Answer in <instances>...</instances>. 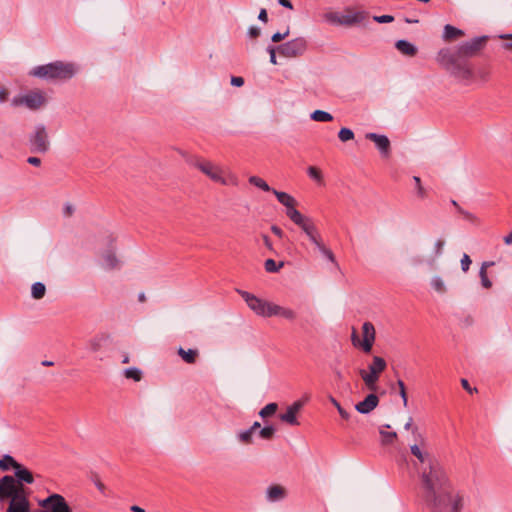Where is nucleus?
I'll list each match as a JSON object with an SVG mask.
<instances>
[{
    "instance_id": "nucleus-18",
    "label": "nucleus",
    "mask_w": 512,
    "mask_h": 512,
    "mask_svg": "<svg viewBox=\"0 0 512 512\" xmlns=\"http://www.w3.org/2000/svg\"><path fill=\"white\" fill-rule=\"evenodd\" d=\"M359 375L361 379L363 380L365 387L371 391V392H377L378 390V382L380 379V375L377 371H374L370 368L366 369H360Z\"/></svg>"
},
{
    "instance_id": "nucleus-27",
    "label": "nucleus",
    "mask_w": 512,
    "mask_h": 512,
    "mask_svg": "<svg viewBox=\"0 0 512 512\" xmlns=\"http://www.w3.org/2000/svg\"><path fill=\"white\" fill-rule=\"evenodd\" d=\"M285 494V489L280 485H272L267 489V499L271 502L283 499Z\"/></svg>"
},
{
    "instance_id": "nucleus-35",
    "label": "nucleus",
    "mask_w": 512,
    "mask_h": 512,
    "mask_svg": "<svg viewBox=\"0 0 512 512\" xmlns=\"http://www.w3.org/2000/svg\"><path fill=\"white\" fill-rule=\"evenodd\" d=\"M249 183L255 187H258L259 189L266 191V192H272V188L267 184L265 180L258 176H250L248 179Z\"/></svg>"
},
{
    "instance_id": "nucleus-8",
    "label": "nucleus",
    "mask_w": 512,
    "mask_h": 512,
    "mask_svg": "<svg viewBox=\"0 0 512 512\" xmlns=\"http://www.w3.org/2000/svg\"><path fill=\"white\" fill-rule=\"evenodd\" d=\"M443 503L428 504L426 507L433 512H442L445 508L450 506L451 512H461L463 508V496L460 493H453L452 486L446 490Z\"/></svg>"
},
{
    "instance_id": "nucleus-29",
    "label": "nucleus",
    "mask_w": 512,
    "mask_h": 512,
    "mask_svg": "<svg viewBox=\"0 0 512 512\" xmlns=\"http://www.w3.org/2000/svg\"><path fill=\"white\" fill-rule=\"evenodd\" d=\"M198 354V350L196 349L185 350L182 347L178 349V355L188 364H194L197 360Z\"/></svg>"
},
{
    "instance_id": "nucleus-40",
    "label": "nucleus",
    "mask_w": 512,
    "mask_h": 512,
    "mask_svg": "<svg viewBox=\"0 0 512 512\" xmlns=\"http://www.w3.org/2000/svg\"><path fill=\"white\" fill-rule=\"evenodd\" d=\"M124 376L127 379H133L134 381L138 382L142 378V372L136 367H131L124 370Z\"/></svg>"
},
{
    "instance_id": "nucleus-3",
    "label": "nucleus",
    "mask_w": 512,
    "mask_h": 512,
    "mask_svg": "<svg viewBox=\"0 0 512 512\" xmlns=\"http://www.w3.org/2000/svg\"><path fill=\"white\" fill-rule=\"evenodd\" d=\"M193 166L213 182L225 186H238L239 184V179L234 173L225 171L222 167L209 160L197 158L193 161Z\"/></svg>"
},
{
    "instance_id": "nucleus-57",
    "label": "nucleus",
    "mask_w": 512,
    "mask_h": 512,
    "mask_svg": "<svg viewBox=\"0 0 512 512\" xmlns=\"http://www.w3.org/2000/svg\"><path fill=\"white\" fill-rule=\"evenodd\" d=\"M445 245V241L443 239H438L435 243V255L439 256L442 254L443 248Z\"/></svg>"
},
{
    "instance_id": "nucleus-1",
    "label": "nucleus",
    "mask_w": 512,
    "mask_h": 512,
    "mask_svg": "<svg viewBox=\"0 0 512 512\" xmlns=\"http://www.w3.org/2000/svg\"><path fill=\"white\" fill-rule=\"evenodd\" d=\"M420 479L419 497L424 505L443 503L446 490L451 487L447 469L438 459L424 468H418Z\"/></svg>"
},
{
    "instance_id": "nucleus-51",
    "label": "nucleus",
    "mask_w": 512,
    "mask_h": 512,
    "mask_svg": "<svg viewBox=\"0 0 512 512\" xmlns=\"http://www.w3.org/2000/svg\"><path fill=\"white\" fill-rule=\"evenodd\" d=\"M330 401L336 407V409L338 410L340 416L343 419L348 420L350 415H349V413L345 409L342 408L340 403L335 398H333V397L330 398Z\"/></svg>"
},
{
    "instance_id": "nucleus-13",
    "label": "nucleus",
    "mask_w": 512,
    "mask_h": 512,
    "mask_svg": "<svg viewBox=\"0 0 512 512\" xmlns=\"http://www.w3.org/2000/svg\"><path fill=\"white\" fill-rule=\"evenodd\" d=\"M46 102L45 95L40 90H35L27 93L26 95L15 97L12 100V105L20 106L25 105L31 110H37L42 107Z\"/></svg>"
},
{
    "instance_id": "nucleus-55",
    "label": "nucleus",
    "mask_w": 512,
    "mask_h": 512,
    "mask_svg": "<svg viewBox=\"0 0 512 512\" xmlns=\"http://www.w3.org/2000/svg\"><path fill=\"white\" fill-rule=\"evenodd\" d=\"M471 259L468 254H464L461 259V268L464 272H467L471 265Z\"/></svg>"
},
{
    "instance_id": "nucleus-4",
    "label": "nucleus",
    "mask_w": 512,
    "mask_h": 512,
    "mask_svg": "<svg viewBox=\"0 0 512 512\" xmlns=\"http://www.w3.org/2000/svg\"><path fill=\"white\" fill-rule=\"evenodd\" d=\"M75 66L71 63L55 61L32 69V76L46 80H69L75 75Z\"/></svg>"
},
{
    "instance_id": "nucleus-49",
    "label": "nucleus",
    "mask_w": 512,
    "mask_h": 512,
    "mask_svg": "<svg viewBox=\"0 0 512 512\" xmlns=\"http://www.w3.org/2000/svg\"><path fill=\"white\" fill-rule=\"evenodd\" d=\"M458 212L463 216L464 219H466L467 221L471 222V223H474V224H478L479 223V219L477 218V216H475L474 214L462 209L461 207H458Z\"/></svg>"
},
{
    "instance_id": "nucleus-28",
    "label": "nucleus",
    "mask_w": 512,
    "mask_h": 512,
    "mask_svg": "<svg viewBox=\"0 0 512 512\" xmlns=\"http://www.w3.org/2000/svg\"><path fill=\"white\" fill-rule=\"evenodd\" d=\"M464 35V32L452 25H445L444 27V33H443V38L445 41H453V40H456L457 38H460Z\"/></svg>"
},
{
    "instance_id": "nucleus-12",
    "label": "nucleus",
    "mask_w": 512,
    "mask_h": 512,
    "mask_svg": "<svg viewBox=\"0 0 512 512\" xmlns=\"http://www.w3.org/2000/svg\"><path fill=\"white\" fill-rule=\"evenodd\" d=\"M487 39L488 38L486 36L476 37L471 41L462 43L455 49H452V51L456 54H459L460 57L469 60L470 57L475 56L480 50L483 49Z\"/></svg>"
},
{
    "instance_id": "nucleus-34",
    "label": "nucleus",
    "mask_w": 512,
    "mask_h": 512,
    "mask_svg": "<svg viewBox=\"0 0 512 512\" xmlns=\"http://www.w3.org/2000/svg\"><path fill=\"white\" fill-rule=\"evenodd\" d=\"M494 265V262H484L480 268L479 276L481 278V284L484 288L489 289L492 286V282L487 276V267Z\"/></svg>"
},
{
    "instance_id": "nucleus-45",
    "label": "nucleus",
    "mask_w": 512,
    "mask_h": 512,
    "mask_svg": "<svg viewBox=\"0 0 512 512\" xmlns=\"http://www.w3.org/2000/svg\"><path fill=\"white\" fill-rule=\"evenodd\" d=\"M275 428L273 426H265L260 429L259 436L265 440H271L275 435Z\"/></svg>"
},
{
    "instance_id": "nucleus-37",
    "label": "nucleus",
    "mask_w": 512,
    "mask_h": 512,
    "mask_svg": "<svg viewBox=\"0 0 512 512\" xmlns=\"http://www.w3.org/2000/svg\"><path fill=\"white\" fill-rule=\"evenodd\" d=\"M46 287L41 282H36L31 287V294L34 299H42L45 295Z\"/></svg>"
},
{
    "instance_id": "nucleus-58",
    "label": "nucleus",
    "mask_w": 512,
    "mask_h": 512,
    "mask_svg": "<svg viewBox=\"0 0 512 512\" xmlns=\"http://www.w3.org/2000/svg\"><path fill=\"white\" fill-rule=\"evenodd\" d=\"M231 84L236 87H241L244 84V79L242 77L233 76L231 78Z\"/></svg>"
},
{
    "instance_id": "nucleus-33",
    "label": "nucleus",
    "mask_w": 512,
    "mask_h": 512,
    "mask_svg": "<svg viewBox=\"0 0 512 512\" xmlns=\"http://www.w3.org/2000/svg\"><path fill=\"white\" fill-rule=\"evenodd\" d=\"M387 367V363L384 358L380 356H374L372 358V362L368 365V368L377 371L379 374H382Z\"/></svg>"
},
{
    "instance_id": "nucleus-2",
    "label": "nucleus",
    "mask_w": 512,
    "mask_h": 512,
    "mask_svg": "<svg viewBox=\"0 0 512 512\" xmlns=\"http://www.w3.org/2000/svg\"><path fill=\"white\" fill-rule=\"evenodd\" d=\"M436 61L457 83L470 86L476 81L477 74L473 64L452 49L442 48L437 53Z\"/></svg>"
},
{
    "instance_id": "nucleus-41",
    "label": "nucleus",
    "mask_w": 512,
    "mask_h": 512,
    "mask_svg": "<svg viewBox=\"0 0 512 512\" xmlns=\"http://www.w3.org/2000/svg\"><path fill=\"white\" fill-rule=\"evenodd\" d=\"M284 265L283 262L277 264L273 259H267L264 263L265 270L269 273H275L280 270Z\"/></svg>"
},
{
    "instance_id": "nucleus-46",
    "label": "nucleus",
    "mask_w": 512,
    "mask_h": 512,
    "mask_svg": "<svg viewBox=\"0 0 512 512\" xmlns=\"http://www.w3.org/2000/svg\"><path fill=\"white\" fill-rule=\"evenodd\" d=\"M316 247L329 261L333 263L335 262V256L333 252L325 246L323 241H321Z\"/></svg>"
},
{
    "instance_id": "nucleus-21",
    "label": "nucleus",
    "mask_w": 512,
    "mask_h": 512,
    "mask_svg": "<svg viewBox=\"0 0 512 512\" xmlns=\"http://www.w3.org/2000/svg\"><path fill=\"white\" fill-rule=\"evenodd\" d=\"M272 193L276 196L277 200L286 207V215L291 220V213L293 211H298L295 208L296 200L286 192H281L278 190H272Z\"/></svg>"
},
{
    "instance_id": "nucleus-9",
    "label": "nucleus",
    "mask_w": 512,
    "mask_h": 512,
    "mask_svg": "<svg viewBox=\"0 0 512 512\" xmlns=\"http://www.w3.org/2000/svg\"><path fill=\"white\" fill-rule=\"evenodd\" d=\"M30 151L33 153H46L50 148L48 133L44 125L39 124L29 137Z\"/></svg>"
},
{
    "instance_id": "nucleus-60",
    "label": "nucleus",
    "mask_w": 512,
    "mask_h": 512,
    "mask_svg": "<svg viewBox=\"0 0 512 512\" xmlns=\"http://www.w3.org/2000/svg\"><path fill=\"white\" fill-rule=\"evenodd\" d=\"M271 231L279 238H282L284 236L283 230L276 225L271 226Z\"/></svg>"
},
{
    "instance_id": "nucleus-20",
    "label": "nucleus",
    "mask_w": 512,
    "mask_h": 512,
    "mask_svg": "<svg viewBox=\"0 0 512 512\" xmlns=\"http://www.w3.org/2000/svg\"><path fill=\"white\" fill-rule=\"evenodd\" d=\"M366 138L375 143L383 157H388L390 155V140L387 136L376 133H367Z\"/></svg>"
},
{
    "instance_id": "nucleus-64",
    "label": "nucleus",
    "mask_w": 512,
    "mask_h": 512,
    "mask_svg": "<svg viewBox=\"0 0 512 512\" xmlns=\"http://www.w3.org/2000/svg\"><path fill=\"white\" fill-rule=\"evenodd\" d=\"M279 5L288 8L290 10L293 9V4L290 0H278Z\"/></svg>"
},
{
    "instance_id": "nucleus-53",
    "label": "nucleus",
    "mask_w": 512,
    "mask_h": 512,
    "mask_svg": "<svg viewBox=\"0 0 512 512\" xmlns=\"http://www.w3.org/2000/svg\"><path fill=\"white\" fill-rule=\"evenodd\" d=\"M288 35H289V29H287L284 33L276 32L272 35L271 40L274 43H279V42L283 41L284 39H286L288 37Z\"/></svg>"
},
{
    "instance_id": "nucleus-17",
    "label": "nucleus",
    "mask_w": 512,
    "mask_h": 512,
    "mask_svg": "<svg viewBox=\"0 0 512 512\" xmlns=\"http://www.w3.org/2000/svg\"><path fill=\"white\" fill-rule=\"evenodd\" d=\"M362 334L363 340L360 345L365 353H370L376 336L374 325L371 322H364L362 325Z\"/></svg>"
},
{
    "instance_id": "nucleus-24",
    "label": "nucleus",
    "mask_w": 512,
    "mask_h": 512,
    "mask_svg": "<svg viewBox=\"0 0 512 512\" xmlns=\"http://www.w3.org/2000/svg\"><path fill=\"white\" fill-rule=\"evenodd\" d=\"M396 49L403 55L413 57L417 54V48L407 40H398L395 43Z\"/></svg>"
},
{
    "instance_id": "nucleus-44",
    "label": "nucleus",
    "mask_w": 512,
    "mask_h": 512,
    "mask_svg": "<svg viewBox=\"0 0 512 512\" xmlns=\"http://www.w3.org/2000/svg\"><path fill=\"white\" fill-rule=\"evenodd\" d=\"M431 286L438 293L446 292L445 284H444L443 280L438 276L433 277V279L431 280Z\"/></svg>"
},
{
    "instance_id": "nucleus-61",
    "label": "nucleus",
    "mask_w": 512,
    "mask_h": 512,
    "mask_svg": "<svg viewBox=\"0 0 512 512\" xmlns=\"http://www.w3.org/2000/svg\"><path fill=\"white\" fill-rule=\"evenodd\" d=\"M258 19L264 23H267L268 21V14L266 9L262 8L258 14Z\"/></svg>"
},
{
    "instance_id": "nucleus-10",
    "label": "nucleus",
    "mask_w": 512,
    "mask_h": 512,
    "mask_svg": "<svg viewBox=\"0 0 512 512\" xmlns=\"http://www.w3.org/2000/svg\"><path fill=\"white\" fill-rule=\"evenodd\" d=\"M40 510L36 512H72L65 498L57 493L49 495L47 498L39 501Z\"/></svg>"
},
{
    "instance_id": "nucleus-30",
    "label": "nucleus",
    "mask_w": 512,
    "mask_h": 512,
    "mask_svg": "<svg viewBox=\"0 0 512 512\" xmlns=\"http://www.w3.org/2000/svg\"><path fill=\"white\" fill-rule=\"evenodd\" d=\"M107 341V336L106 335H96L95 337L91 338L87 344L88 346V349L91 351V352H98L99 350H101V348L103 347V345L106 343Z\"/></svg>"
},
{
    "instance_id": "nucleus-39",
    "label": "nucleus",
    "mask_w": 512,
    "mask_h": 512,
    "mask_svg": "<svg viewBox=\"0 0 512 512\" xmlns=\"http://www.w3.org/2000/svg\"><path fill=\"white\" fill-rule=\"evenodd\" d=\"M277 409H278L277 403H274V402L269 403L260 410L259 415L265 419L267 417L274 415L276 413Z\"/></svg>"
},
{
    "instance_id": "nucleus-16",
    "label": "nucleus",
    "mask_w": 512,
    "mask_h": 512,
    "mask_svg": "<svg viewBox=\"0 0 512 512\" xmlns=\"http://www.w3.org/2000/svg\"><path fill=\"white\" fill-rule=\"evenodd\" d=\"M303 406V400L295 401L293 404L287 407L285 413L279 415L280 420L291 426L299 425V421L297 420V413L303 408Z\"/></svg>"
},
{
    "instance_id": "nucleus-22",
    "label": "nucleus",
    "mask_w": 512,
    "mask_h": 512,
    "mask_svg": "<svg viewBox=\"0 0 512 512\" xmlns=\"http://www.w3.org/2000/svg\"><path fill=\"white\" fill-rule=\"evenodd\" d=\"M6 512H30V503L26 492L12 499Z\"/></svg>"
},
{
    "instance_id": "nucleus-14",
    "label": "nucleus",
    "mask_w": 512,
    "mask_h": 512,
    "mask_svg": "<svg viewBox=\"0 0 512 512\" xmlns=\"http://www.w3.org/2000/svg\"><path fill=\"white\" fill-rule=\"evenodd\" d=\"M342 17L344 26H353L367 20L369 17V13L357 7L347 6L344 9V14L342 15Z\"/></svg>"
},
{
    "instance_id": "nucleus-11",
    "label": "nucleus",
    "mask_w": 512,
    "mask_h": 512,
    "mask_svg": "<svg viewBox=\"0 0 512 512\" xmlns=\"http://www.w3.org/2000/svg\"><path fill=\"white\" fill-rule=\"evenodd\" d=\"M0 493L3 500L6 498H10L12 500L24 494L25 488L21 483H16L14 477L6 475L0 479Z\"/></svg>"
},
{
    "instance_id": "nucleus-59",
    "label": "nucleus",
    "mask_w": 512,
    "mask_h": 512,
    "mask_svg": "<svg viewBox=\"0 0 512 512\" xmlns=\"http://www.w3.org/2000/svg\"><path fill=\"white\" fill-rule=\"evenodd\" d=\"M27 162L30 164V165H33V166H40L41 165V159L38 158V157H35V156H30L27 158Z\"/></svg>"
},
{
    "instance_id": "nucleus-36",
    "label": "nucleus",
    "mask_w": 512,
    "mask_h": 512,
    "mask_svg": "<svg viewBox=\"0 0 512 512\" xmlns=\"http://www.w3.org/2000/svg\"><path fill=\"white\" fill-rule=\"evenodd\" d=\"M18 462L10 455H4L2 459H0V469L3 471H7L10 468L15 469Z\"/></svg>"
},
{
    "instance_id": "nucleus-5",
    "label": "nucleus",
    "mask_w": 512,
    "mask_h": 512,
    "mask_svg": "<svg viewBox=\"0 0 512 512\" xmlns=\"http://www.w3.org/2000/svg\"><path fill=\"white\" fill-rule=\"evenodd\" d=\"M291 214V221L305 233L315 246L323 241L320 231L311 217L305 216L299 211H293Z\"/></svg>"
},
{
    "instance_id": "nucleus-48",
    "label": "nucleus",
    "mask_w": 512,
    "mask_h": 512,
    "mask_svg": "<svg viewBox=\"0 0 512 512\" xmlns=\"http://www.w3.org/2000/svg\"><path fill=\"white\" fill-rule=\"evenodd\" d=\"M238 439L243 444H251L253 442V434L247 429L238 433Z\"/></svg>"
},
{
    "instance_id": "nucleus-54",
    "label": "nucleus",
    "mask_w": 512,
    "mask_h": 512,
    "mask_svg": "<svg viewBox=\"0 0 512 512\" xmlns=\"http://www.w3.org/2000/svg\"><path fill=\"white\" fill-rule=\"evenodd\" d=\"M373 20L377 23H391L394 21V17L392 15H381V16H374Z\"/></svg>"
},
{
    "instance_id": "nucleus-26",
    "label": "nucleus",
    "mask_w": 512,
    "mask_h": 512,
    "mask_svg": "<svg viewBox=\"0 0 512 512\" xmlns=\"http://www.w3.org/2000/svg\"><path fill=\"white\" fill-rule=\"evenodd\" d=\"M323 20L334 26H344L343 17L340 13L328 10L322 14Z\"/></svg>"
},
{
    "instance_id": "nucleus-32",
    "label": "nucleus",
    "mask_w": 512,
    "mask_h": 512,
    "mask_svg": "<svg viewBox=\"0 0 512 512\" xmlns=\"http://www.w3.org/2000/svg\"><path fill=\"white\" fill-rule=\"evenodd\" d=\"M104 267L108 270L115 269L119 266V261L112 251H108L103 255Z\"/></svg>"
},
{
    "instance_id": "nucleus-15",
    "label": "nucleus",
    "mask_w": 512,
    "mask_h": 512,
    "mask_svg": "<svg viewBox=\"0 0 512 512\" xmlns=\"http://www.w3.org/2000/svg\"><path fill=\"white\" fill-rule=\"evenodd\" d=\"M411 454L415 456L418 463H415L416 468H424L435 462L438 458L427 451L422 445L414 444L410 447Z\"/></svg>"
},
{
    "instance_id": "nucleus-63",
    "label": "nucleus",
    "mask_w": 512,
    "mask_h": 512,
    "mask_svg": "<svg viewBox=\"0 0 512 512\" xmlns=\"http://www.w3.org/2000/svg\"><path fill=\"white\" fill-rule=\"evenodd\" d=\"M8 98V91L5 88H0V102L3 103Z\"/></svg>"
},
{
    "instance_id": "nucleus-6",
    "label": "nucleus",
    "mask_w": 512,
    "mask_h": 512,
    "mask_svg": "<svg viewBox=\"0 0 512 512\" xmlns=\"http://www.w3.org/2000/svg\"><path fill=\"white\" fill-rule=\"evenodd\" d=\"M308 42L304 37H297L278 46V53L285 58H297L305 54Z\"/></svg>"
},
{
    "instance_id": "nucleus-25",
    "label": "nucleus",
    "mask_w": 512,
    "mask_h": 512,
    "mask_svg": "<svg viewBox=\"0 0 512 512\" xmlns=\"http://www.w3.org/2000/svg\"><path fill=\"white\" fill-rule=\"evenodd\" d=\"M272 316H280L287 320H294L296 318V313L294 310L290 308H285L282 306H279L277 304L273 303L272 310H271V317Z\"/></svg>"
},
{
    "instance_id": "nucleus-31",
    "label": "nucleus",
    "mask_w": 512,
    "mask_h": 512,
    "mask_svg": "<svg viewBox=\"0 0 512 512\" xmlns=\"http://www.w3.org/2000/svg\"><path fill=\"white\" fill-rule=\"evenodd\" d=\"M390 428V425H384L380 428L379 433L382 437V444L383 445H389L392 444L397 439V433L396 432H388L385 429Z\"/></svg>"
},
{
    "instance_id": "nucleus-47",
    "label": "nucleus",
    "mask_w": 512,
    "mask_h": 512,
    "mask_svg": "<svg viewBox=\"0 0 512 512\" xmlns=\"http://www.w3.org/2000/svg\"><path fill=\"white\" fill-rule=\"evenodd\" d=\"M338 137L342 142H347L354 138V133L349 128H341Z\"/></svg>"
},
{
    "instance_id": "nucleus-52",
    "label": "nucleus",
    "mask_w": 512,
    "mask_h": 512,
    "mask_svg": "<svg viewBox=\"0 0 512 512\" xmlns=\"http://www.w3.org/2000/svg\"><path fill=\"white\" fill-rule=\"evenodd\" d=\"M266 50L270 56V62L273 65H276L277 64L276 53H278V46L275 47V46L269 45Z\"/></svg>"
},
{
    "instance_id": "nucleus-43",
    "label": "nucleus",
    "mask_w": 512,
    "mask_h": 512,
    "mask_svg": "<svg viewBox=\"0 0 512 512\" xmlns=\"http://www.w3.org/2000/svg\"><path fill=\"white\" fill-rule=\"evenodd\" d=\"M307 173L310 178H312L317 183H322L323 181V175L320 169L314 166H310L307 170Z\"/></svg>"
},
{
    "instance_id": "nucleus-23",
    "label": "nucleus",
    "mask_w": 512,
    "mask_h": 512,
    "mask_svg": "<svg viewBox=\"0 0 512 512\" xmlns=\"http://www.w3.org/2000/svg\"><path fill=\"white\" fill-rule=\"evenodd\" d=\"M15 480L16 483L32 484L34 482V476L30 470L18 463L15 467Z\"/></svg>"
},
{
    "instance_id": "nucleus-56",
    "label": "nucleus",
    "mask_w": 512,
    "mask_h": 512,
    "mask_svg": "<svg viewBox=\"0 0 512 512\" xmlns=\"http://www.w3.org/2000/svg\"><path fill=\"white\" fill-rule=\"evenodd\" d=\"M261 34V30L260 28L256 27V26H251L249 29H248V35L250 38L252 39H256L260 36Z\"/></svg>"
},
{
    "instance_id": "nucleus-7",
    "label": "nucleus",
    "mask_w": 512,
    "mask_h": 512,
    "mask_svg": "<svg viewBox=\"0 0 512 512\" xmlns=\"http://www.w3.org/2000/svg\"><path fill=\"white\" fill-rule=\"evenodd\" d=\"M240 296L245 300L248 307L257 315L262 317H271L273 303L258 298L257 296L242 290H237Z\"/></svg>"
},
{
    "instance_id": "nucleus-42",
    "label": "nucleus",
    "mask_w": 512,
    "mask_h": 512,
    "mask_svg": "<svg viewBox=\"0 0 512 512\" xmlns=\"http://www.w3.org/2000/svg\"><path fill=\"white\" fill-rule=\"evenodd\" d=\"M413 181L415 182L417 197L419 199H425L427 197V190L422 186L420 177L414 176Z\"/></svg>"
},
{
    "instance_id": "nucleus-62",
    "label": "nucleus",
    "mask_w": 512,
    "mask_h": 512,
    "mask_svg": "<svg viewBox=\"0 0 512 512\" xmlns=\"http://www.w3.org/2000/svg\"><path fill=\"white\" fill-rule=\"evenodd\" d=\"M262 239H263L264 245L267 247V249H269L270 251H273V245H272L270 238L266 234H263Z\"/></svg>"
},
{
    "instance_id": "nucleus-38",
    "label": "nucleus",
    "mask_w": 512,
    "mask_h": 512,
    "mask_svg": "<svg viewBox=\"0 0 512 512\" xmlns=\"http://www.w3.org/2000/svg\"><path fill=\"white\" fill-rule=\"evenodd\" d=\"M311 119L314 121H317V122H329V121L333 120V116L326 111L315 110L311 114Z\"/></svg>"
},
{
    "instance_id": "nucleus-19",
    "label": "nucleus",
    "mask_w": 512,
    "mask_h": 512,
    "mask_svg": "<svg viewBox=\"0 0 512 512\" xmlns=\"http://www.w3.org/2000/svg\"><path fill=\"white\" fill-rule=\"evenodd\" d=\"M379 404V397L376 392L368 394L363 401L358 402L355 405V409L361 414H369Z\"/></svg>"
},
{
    "instance_id": "nucleus-50",
    "label": "nucleus",
    "mask_w": 512,
    "mask_h": 512,
    "mask_svg": "<svg viewBox=\"0 0 512 512\" xmlns=\"http://www.w3.org/2000/svg\"><path fill=\"white\" fill-rule=\"evenodd\" d=\"M397 385L399 387V394L403 400V405L404 407H407L408 405V397H407V393H406V387H405V384L402 380H398L397 381Z\"/></svg>"
}]
</instances>
